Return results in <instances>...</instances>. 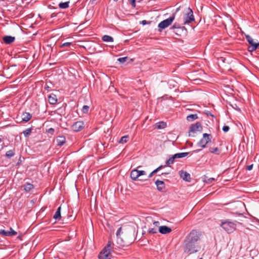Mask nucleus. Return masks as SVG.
<instances>
[{
	"instance_id": "obj_21",
	"label": "nucleus",
	"mask_w": 259,
	"mask_h": 259,
	"mask_svg": "<svg viewBox=\"0 0 259 259\" xmlns=\"http://www.w3.org/2000/svg\"><path fill=\"white\" fill-rule=\"evenodd\" d=\"M61 206H59L56 211L55 214L53 216V218L56 220L59 221L61 219Z\"/></svg>"
},
{
	"instance_id": "obj_2",
	"label": "nucleus",
	"mask_w": 259,
	"mask_h": 259,
	"mask_svg": "<svg viewBox=\"0 0 259 259\" xmlns=\"http://www.w3.org/2000/svg\"><path fill=\"white\" fill-rule=\"evenodd\" d=\"M237 223L239 224L236 221L234 222L230 220H226L222 222L221 226L228 233H231L236 230Z\"/></svg>"
},
{
	"instance_id": "obj_28",
	"label": "nucleus",
	"mask_w": 259,
	"mask_h": 259,
	"mask_svg": "<svg viewBox=\"0 0 259 259\" xmlns=\"http://www.w3.org/2000/svg\"><path fill=\"white\" fill-rule=\"evenodd\" d=\"M189 154L188 152H182L175 154V157L177 158H181L187 156Z\"/></svg>"
},
{
	"instance_id": "obj_14",
	"label": "nucleus",
	"mask_w": 259,
	"mask_h": 259,
	"mask_svg": "<svg viewBox=\"0 0 259 259\" xmlns=\"http://www.w3.org/2000/svg\"><path fill=\"white\" fill-rule=\"evenodd\" d=\"M171 231L170 228L166 226H161L159 228V232L162 234H166Z\"/></svg>"
},
{
	"instance_id": "obj_49",
	"label": "nucleus",
	"mask_w": 259,
	"mask_h": 259,
	"mask_svg": "<svg viewBox=\"0 0 259 259\" xmlns=\"http://www.w3.org/2000/svg\"><path fill=\"white\" fill-rule=\"evenodd\" d=\"M159 224V222H154V225H155V226H158Z\"/></svg>"
},
{
	"instance_id": "obj_7",
	"label": "nucleus",
	"mask_w": 259,
	"mask_h": 259,
	"mask_svg": "<svg viewBox=\"0 0 259 259\" xmlns=\"http://www.w3.org/2000/svg\"><path fill=\"white\" fill-rule=\"evenodd\" d=\"M146 171L144 170H139L137 169L132 170L131 172V178L134 181L141 180L139 178L143 175H146Z\"/></svg>"
},
{
	"instance_id": "obj_30",
	"label": "nucleus",
	"mask_w": 259,
	"mask_h": 259,
	"mask_svg": "<svg viewBox=\"0 0 259 259\" xmlns=\"http://www.w3.org/2000/svg\"><path fill=\"white\" fill-rule=\"evenodd\" d=\"M15 155L14 150H10L7 151L6 153V157L10 158Z\"/></svg>"
},
{
	"instance_id": "obj_37",
	"label": "nucleus",
	"mask_w": 259,
	"mask_h": 259,
	"mask_svg": "<svg viewBox=\"0 0 259 259\" xmlns=\"http://www.w3.org/2000/svg\"><path fill=\"white\" fill-rule=\"evenodd\" d=\"M72 45V42H66L62 44L61 46V48L69 47Z\"/></svg>"
},
{
	"instance_id": "obj_26",
	"label": "nucleus",
	"mask_w": 259,
	"mask_h": 259,
	"mask_svg": "<svg viewBox=\"0 0 259 259\" xmlns=\"http://www.w3.org/2000/svg\"><path fill=\"white\" fill-rule=\"evenodd\" d=\"M102 40L105 42H112L113 38L109 35H105L102 37Z\"/></svg>"
},
{
	"instance_id": "obj_15",
	"label": "nucleus",
	"mask_w": 259,
	"mask_h": 259,
	"mask_svg": "<svg viewBox=\"0 0 259 259\" xmlns=\"http://www.w3.org/2000/svg\"><path fill=\"white\" fill-rule=\"evenodd\" d=\"M57 98L56 95L51 94L48 97V101L50 104L55 105L57 102Z\"/></svg>"
},
{
	"instance_id": "obj_31",
	"label": "nucleus",
	"mask_w": 259,
	"mask_h": 259,
	"mask_svg": "<svg viewBox=\"0 0 259 259\" xmlns=\"http://www.w3.org/2000/svg\"><path fill=\"white\" fill-rule=\"evenodd\" d=\"M209 151L212 153H215L217 154H219L220 153V150L218 148H210Z\"/></svg>"
},
{
	"instance_id": "obj_42",
	"label": "nucleus",
	"mask_w": 259,
	"mask_h": 259,
	"mask_svg": "<svg viewBox=\"0 0 259 259\" xmlns=\"http://www.w3.org/2000/svg\"><path fill=\"white\" fill-rule=\"evenodd\" d=\"M54 131H55L54 129L53 128H52V127H51V128H49V129H48V133L51 134H52V135H53V134H54Z\"/></svg>"
},
{
	"instance_id": "obj_55",
	"label": "nucleus",
	"mask_w": 259,
	"mask_h": 259,
	"mask_svg": "<svg viewBox=\"0 0 259 259\" xmlns=\"http://www.w3.org/2000/svg\"><path fill=\"white\" fill-rule=\"evenodd\" d=\"M214 179H213V178H212V179H211V181H214Z\"/></svg>"
},
{
	"instance_id": "obj_22",
	"label": "nucleus",
	"mask_w": 259,
	"mask_h": 259,
	"mask_svg": "<svg viewBox=\"0 0 259 259\" xmlns=\"http://www.w3.org/2000/svg\"><path fill=\"white\" fill-rule=\"evenodd\" d=\"M176 157H175V154L173 155L171 157H170L168 159H167L165 162V166H170V164H172L175 159H176Z\"/></svg>"
},
{
	"instance_id": "obj_34",
	"label": "nucleus",
	"mask_w": 259,
	"mask_h": 259,
	"mask_svg": "<svg viewBox=\"0 0 259 259\" xmlns=\"http://www.w3.org/2000/svg\"><path fill=\"white\" fill-rule=\"evenodd\" d=\"M184 27H181L179 24L175 23L170 28L171 29H181V28H184Z\"/></svg>"
},
{
	"instance_id": "obj_12",
	"label": "nucleus",
	"mask_w": 259,
	"mask_h": 259,
	"mask_svg": "<svg viewBox=\"0 0 259 259\" xmlns=\"http://www.w3.org/2000/svg\"><path fill=\"white\" fill-rule=\"evenodd\" d=\"M179 175H180L181 178H182L183 180H184L186 182H190V180H191L190 175L187 171H185L184 170H180L179 171Z\"/></svg>"
},
{
	"instance_id": "obj_48",
	"label": "nucleus",
	"mask_w": 259,
	"mask_h": 259,
	"mask_svg": "<svg viewBox=\"0 0 259 259\" xmlns=\"http://www.w3.org/2000/svg\"><path fill=\"white\" fill-rule=\"evenodd\" d=\"M154 175V174H153V172L152 171L150 174L148 176V178H151L153 175Z\"/></svg>"
},
{
	"instance_id": "obj_3",
	"label": "nucleus",
	"mask_w": 259,
	"mask_h": 259,
	"mask_svg": "<svg viewBox=\"0 0 259 259\" xmlns=\"http://www.w3.org/2000/svg\"><path fill=\"white\" fill-rule=\"evenodd\" d=\"M185 245L184 247V252L188 254H192L198 251L197 248L199 247L198 243L195 242L189 241L188 240L185 241Z\"/></svg>"
},
{
	"instance_id": "obj_38",
	"label": "nucleus",
	"mask_w": 259,
	"mask_h": 259,
	"mask_svg": "<svg viewBox=\"0 0 259 259\" xmlns=\"http://www.w3.org/2000/svg\"><path fill=\"white\" fill-rule=\"evenodd\" d=\"M157 232V229L156 228H150L148 230V233L151 234H155Z\"/></svg>"
},
{
	"instance_id": "obj_33",
	"label": "nucleus",
	"mask_w": 259,
	"mask_h": 259,
	"mask_svg": "<svg viewBox=\"0 0 259 259\" xmlns=\"http://www.w3.org/2000/svg\"><path fill=\"white\" fill-rule=\"evenodd\" d=\"M128 138V136H123V137H121V138L120 139V140L119 141V143H122V144L126 143Z\"/></svg>"
},
{
	"instance_id": "obj_24",
	"label": "nucleus",
	"mask_w": 259,
	"mask_h": 259,
	"mask_svg": "<svg viewBox=\"0 0 259 259\" xmlns=\"http://www.w3.org/2000/svg\"><path fill=\"white\" fill-rule=\"evenodd\" d=\"M156 128L157 129H162L166 126V123L164 121L159 122L156 124Z\"/></svg>"
},
{
	"instance_id": "obj_53",
	"label": "nucleus",
	"mask_w": 259,
	"mask_h": 259,
	"mask_svg": "<svg viewBox=\"0 0 259 259\" xmlns=\"http://www.w3.org/2000/svg\"><path fill=\"white\" fill-rule=\"evenodd\" d=\"M166 174H168V173H166V172L162 173V175H166Z\"/></svg>"
},
{
	"instance_id": "obj_36",
	"label": "nucleus",
	"mask_w": 259,
	"mask_h": 259,
	"mask_svg": "<svg viewBox=\"0 0 259 259\" xmlns=\"http://www.w3.org/2000/svg\"><path fill=\"white\" fill-rule=\"evenodd\" d=\"M128 58L127 57L119 58L117 59L118 61H119L120 63H123L127 60Z\"/></svg>"
},
{
	"instance_id": "obj_35",
	"label": "nucleus",
	"mask_w": 259,
	"mask_h": 259,
	"mask_svg": "<svg viewBox=\"0 0 259 259\" xmlns=\"http://www.w3.org/2000/svg\"><path fill=\"white\" fill-rule=\"evenodd\" d=\"M89 110V106L88 105H84L82 108V111L84 113H87Z\"/></svg>"
},
{
	"instance_id": "obj_17",
	"label": "nucleus",
	"mask_w": 259,
	"mask_h": 259,
	"mask_svg": "<svg viewBox=\"0 0 259 259\" xmlns=\"http://www.w3.org/2000/svg\"><path fill=\"white\" fill-rule=\"evenodd\" d=\"M15 39V37L9 35L5 36L3 37V40L4 42L7 45L11 44V43L14 41Z\"/></svg>"
},
{
	"instance_id": "obj_6",
	"label": "nucleus",
	"mask_w": 259,
	"mask_h": 259,
	"mask_svg": "<svg viewBox=\"0 0 259 259\" xmlns=\"http://www.w3.org/2000/svg\"><path fill=\"white\" fill-rule=\"evenodd\" d=\"M200 239L199 234L196 230H192L186 237V240L198 243Z\"/></svg>"
},
{
	"instance_id": "obj_52",
	"label": "nucleus",
	"mask_w": 259,
	"mask_h": 259,
	"mask_svg": "<svg viewBox=\"0 0 259 259\" xmlns=\"http://www.w3.org/2000/svg\"><path fill=\"white\" fill-rule=\"evenodd\" d=\"M174 32L176 34H178V31H174Z\"/></svg>"
},
{
	"instance_id": "obj_4",
	"label": "nucleus",
	"mask_w": 259,
	"mask_h": 259,
	"mask_svg": "<svg viewBox=\"0 0 259 259\" xmlns=\"http://www.w3.org/2000/svg\"><path fill=\"white\" fill-rule=\"evenodd\" d=\"M111 241H109L102 251L99 254L100 259H111L112 256L111 250Z\"/></svg>"
},
{
	"instance_id": "obj_5",
	"label": "nucleus",
	"mask_w": 259,
	"mask_h": 259,
	"mask_svg": "<svg viewBox=\"0 0 259 259\" xmlns=\"http://www.w3.org/2000/svg\"><path fill=\"white\" fill-rule=\"evenodd\" d=\"M212 136L210 134L204 133L203 134V138L197 143L198 146L203 148L206 147L207 143L210 142Z\"/></svg>"
},
{
	"instance_id": "obj_9",
	"label": "nucleus",
	"mask_w": 259,
	"mask_h": 259,
	"mask_svg": "<svg viewBox=\"0 0 259 259\" xmlns=\"http://www.w3.org/2000/svg\"><path fill=\"white\" fill-rule=\"evenodd\" d=\"M187 15L184 17V24H189L194 21V17L192 10L189 8Z\"/></svg>"
},
{
	"instance_id": "obj_44",
	"label": "nucleus",
	"mask_w": 259,
	"mask_h": 259,
	"mask_svg": "<svg viewBox=\"0 0 259 259\" xmlns=\"http://www.w3.org/2000/svg\"><path fill=\"white\" fill-rule=\"evenodd\" d=\"M205 113L207 115H210L211 116H213V115L212 114H211V113L208 111H205Z\"/></svg>"
},
{
	"instance_id": "obj_41",
	"label": "nucleus",
	"mask_w": 259,
	"mask_h": 259,
	"mask_svg": "<svg viewBox=\"0 0 259 259\" xmlns=\"http://www.w3.org/2000/svg\"><path fill=\"white\" fill-rule=\"evenodd\" d=\"M229 129H230V127H229V126H228V125H225V126H223V131L225 133H226V132H228V131H229Z\"/></svg>"
},
{
	"instance_id": "obj_29",
	"label": "nucleus",
	"mask_w": 259,
	"mask_h": 259,
	"mask_svg": "<svg viewBox=\"0 0 259 259\" xmlns=\"http://www.w3.org/2000/svg\"><path fill=\"white\" fill-rule=\"evenodd\" d=\"M32 128L31 127L27 128L23 132V134H24L25 137H28L30 135L32 132Z\"/></svg>"
},
{
	"instance_id": "obj_23",
	"label": "nucleus",
	"mask_w": 259,
	"mask_h": 259,
	"mask_svg": "<svg viewBox=\"0 0 259 259\" xmlns=\"http://www.w3.org/2000/svg\"><path fill=\"white\" fill-rule=\"evenodd\" d=\"M245 38L248 42L249 46L253 45L256 41H255L249 35L246 34L245 35Z\"/></svg>"
},
{
	"instance_id": "obj_43",
	"label": "nucleus",
	"mask_w": 259,
	"mask_h": 259,
	"mask_svg": "<svg viewBox=\"0 0 259 259\" xmlns=\"http://www.w3.org/2000/svg\"><path fill=\"white\" fill-rule=\"evenodd\" d=\"M252 167H253V164H251V165H247L246 166V170H251L252 169Z\"/></svg>"
},
{
	"instance_id": "obj_1",
	"label": "nucleus",
	"mask_w": 259,
	"mask_h": 259,
	"mask_svg": "<svg viewBox=\"0 0 259 259\" xmlns=\"http://www.w3.org/2000/svg\"><path fill=\"white\" fill-rule=\"evenodd\" d=\"M117 243L120 246H124L135 240V228L131 226L120 227L116 232Z\"/></svg>"
},
{
	"instance_id": "obj_16",
	"label": "nucleus",
	"mask_w": 259,
	"mask_h": 259,
	"mask_svg": "<svg viewBox=\"0 0 259 259\" xmlns=\"http://www.w3.org/2000/svg\"><path fill=\"white\" fill-rule=\"evenodd\" d=\"M66 142V138L64 136H59L56 139L57 145L59 147L62 146Z\"/></svg>"
},
{
	"instance_id": "obj_19",
	"label": "nucleus",
	"mask_w": 259,
	"mask_h": 259,
	"mask_svg": "<svg viewBox=\"0 0 259 259\" xmlns=\"http://www.w3.org/2000/svg\"><path fill=\"white\" fill-rule=\"evenodd\" d=\"M32 117V115L28 112L23 113L22 115V119L23 121L27 122Z\"/></svg>"
},
{
	"instance_id": "obj_32",
	"label": "nucleus",
	"mask_w": 259,
	"mask_h": 259,
	"mask_svg": "<svg viewBox=\"0 0 259 259\" xmlns=\"http://www.w3.org/2000/svg\"><path fill=\"white\" fill-rule=\"evenodd\" d=\"M0 234L4 236H10V231H6L5 230H0Z\"/></svg>"
},
{
	"instance_id": "obj_20",
	"label": "nucleus",
	"mask_w": 259,
	"mask_h": 259,
	"mask_svg": "<svg viewBox=\"0 0 259 259\" xmlns=\"http://www.w3.org/2000/svg\"><path fill=\"white\" fill-rule=\"evenodd\" d=\"M258 48H259V42L256 41L253 45L249 46L247 48V50L248 52H252Z\"/></svg>"
},
{
	"instance_id": "obj_47",
	"label": "nucleus",
	"mask_w": 259,
	"mask_h": 259,
	"mask_svg": "<svg viewBox=\"0 0 259 259\" xmlns=\"http://www.w3.org/2000/svg\"><path fill=\"white\" fill-rule=\"evenodd\" d=\"M158 171H159V170L157 168L155 169H154L153 171H152V172H153V174H155Z\"/></svg>"
},
{
	"instance_id": "obj_54",
	"label": "nucleus",
	"mask_w": 259,
	"mask_h": 259,
	"mask_svg": "<svg viewBox=\"0 0 259 259\" xmlns=\"http://www.w3.org/2000/svg\"><path fill=\"white\" fill-rule=\"evenodd\" d=\"M2 142V139L0 138V143H1Z\"/></svg>"
},
{
	"instance_id": "obj_40",
	"label": "nucleus",
	"mask_w": 259,
	"mask_h": 259,
	"mask_svg": "<svg viewBox=\"0 0 259 259\" xmlns=\"http://www.w3.org/2000/svg\"><path fill=\"white\" fill-rule=\"evenodd\" d=\"M142 1V0H139V2H140ZM136 1H137V0H131V4L133 8H135L136 6Z\"/></svg>"
},
{
	"instance_id": "obj_11",
	"label": "nucleus",
	"mask_w": 259,
	"mask_h": 259,
	"mask_svg": "<svg viewBox=\"0 0 259 259\" xmlns=\"http://www.w3.org/2000/svg\"><path fill=\"white\" fill-rule=\"evenodd\" d=\"M202 130V127L201 123L199 122H196L195 124H192L191 125L189 129V135L190 136V133H195L196 131L201 132Z\"/></svg>"
},
{
	"instance_id": "obj_27",
	"label": "nucleus",
	"mask_w": 259,
	"mask_h": 259,
	"mask_svg": "<svg viewBox=\"0 0 259 259\" xmlns=\"http://www.w3.org/2000/svg\"><path fill=\"white\" fill-rule=\"evenodd\" d=\"M69 2H61L59 4V7L61 9H66L69 7Z\"/></svg>"
},
{
	"instance_id": "obj_25",
	"label": "nucleus",
	"mask_w": 259,
	"mask_h": 259,
	"mask_svg": "<svg viewBox=\"0 0 259 259\" xmlns=\"http://www.w3.org/2000/svg\"><path fill=\"white\" fill-rule=\"evenodd\" d=\"M198 118L197 114H190L187 117V119L189 121H193Z\"/></svg>"
},
{
	"instance_id": "obj_39",
	"label": "nucleus",
	"mask_w": 259,
	"mask_h": 259,
	"mask_svg": "<svg viewBox=\"0 0 259 259\" xmlns=\"http://www.w3.org/2000/svg\"><path fill=\"white\" fill-rule=\"evenodd\" d=\"M10 236H15L17 234V232H16L15 231H14L12 228H10Z\"/></svg>"
},
{
	"instance_id": "obj_51",
	"label": "nucleus",
	"mask_w": 259,
	"mask_h": 259,
	"mask_svg": "<svg viewBox=\"0 0 259 259\" xmlns=\"http://www.w3.org/2000/svg\"><path fill=\"white\" fill-rule=\"evenodd\" d=\"M200 151V149H197V150H196L195 151H194V152H198Z\"/></svg>"
},
{
	"instance_id": "obj_18",
	"label": "nucleus",
	"mask_w": 259,
	"mask_h": 259,
	"mask_svg": "<svg viewBox=\"0 0 259 259\" xmlns=\"http://www.w3.org/2000/svg\"><path fill=\"white\" fill-rule=\"evenodd\" d=\"M24 190L26 192H30L31 190H32L34 187L33 184L29 183H25L23 186Z\"/></svg>"
},
{
	"instance_id": "obj_57",
	"label": "nucleus",
	"mask_w": 259,
	"mask_h": 259,
	"mask_svg": "<svg viewBox=\"0 0 259 259\" xmlns=\"http://www.w3.org/2000/svg\"><path fill=\"white\" fill-rule=\"evenodd\" d=\"M199 259H202V258H199Z\"/></svg>"
},
{
	"instance_id": "obj_8",
	"label": "nucleus",
	"mask_w": 259,
	"mask_h": 259,
	"mask_svg": "<svg viewBox=\"0 0 259 259\" xmlns=\"http://www.w3.org/2000/svg\"><path fill=\"white\" fill-rule=\"evenodd\" d=\"M175 16L173 15L169 18L162 21L158 24V27L160 29H164L169 26L174 20Z\"/></svg>"
},
{
	"instance_id": "obj_45",
	"label": "nucleus",
	"mask_w": 259,
	"mask_h": 259,
	"mask_svg": "<svg viewBox=\"0 0 259 259\" xmlns=\"http://www.w3.org/2000/svg\"><path fill=\"white\" fill-rule=\"evenodd\" d=\"M147 23V22L146 20H143L142 22H141V24H142L143 25H145Z\"/></svg>"
},
{
	"instance_id": "obj_46",
	"label": "nucleus",
	"mask_w": 259,
	"mask_h": 259,
	"mask_svg": "<svg viewBox=\"0 0 259 259\" xmlns=\"http://www.w3.org/2000/svg\"><path fill=\"white\" fill-rule=\"evenodd\" d=\"M164 166H165V165L163 166V165H161L159 166V167H158L157 169L159 170L161 169Z\"/></svg>"
},
{
	"instance_id": "obj_56",
	"label": "nucleus",
	"mask_w": 259,
	"mask_h": 259,
	"mask_svg": "<svg viewBox=\"0 0 259 259\" xmlns=\"http://www.w3.org/2000/svg\"><path fill=\"white\" fill-rule=\"evenodd\" d=\"M137 1L139 2V0H137Z\"/></svg>"
},
{
	"instance_id": "obj_13",
	"label": "nucleus",
	"mask_w": 259,
	"mask_h": 259,
	"mask_svg": "<svg viewBox=\"0 0 259 259\" xmlns=\"http://www.w3.org/2000/svg\"><path fill=\"white\" fill-rule=\"evenodd\" d=\"M155 184L159 191L163 192L165 189V185L163 181L157 180L155 181Z\"/></svg>"
},
{
	"instance_id": "obj_50",
	"label": "nucleus",
	"mask_w": 259,
	"mask_h": 259,
	"mask_svg": "<svg viewBox=\"0 0 259 259\" xmlns=\"http://www.w3.org/2000/svg\"><path fill=\"white\" fill-rule=\"evenodd\" d=\"M97 0H91V2L92 3V4H93Z\"/></svg>"
},
{
	"instance_id": "obj_10",
	"label": "nucleus",
	"mask_w": 259,
	"mask_h": 259,
	"mask_svg": "<svg viewBox=\"0 0 259 259\" xmlns=\"http://www.w3.org/2000/svg\"><path fill=\"white\" fill-rule=\"evenodd\" d=\"M84 127V124L83 121H78L74 123L71 126V130L75 132H78L82 130Z\"/></svg>"
}]
</instances>
